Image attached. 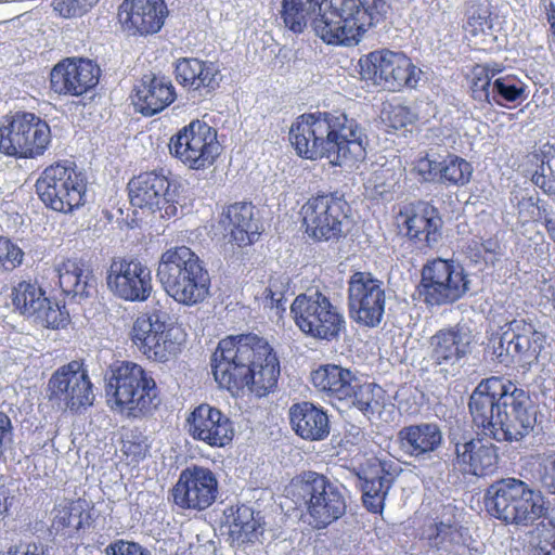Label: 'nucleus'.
Wrapping results in <instances>:
<instances>
[{"mask_svg": "<svg viewBox=\"0 0 555 555\" xmlns=\"http://www.w3.org/2000/svg\"><path fill=\"white\" fill-rule=\"evenodd\" d=\"M354 475L361 482L365 508L371 513L382 514L386 496L396 479L392 463L372 457L356 468Z\"/></svg>", "mask_w": 555, "mask_h": 555, "instance_id": "nucleus-30", "label": "nucleus"}, {"mask_svg": "<svg viewBox=\"0 0 555 555\" xmlns=\"http://www.w3.org/2000/svg\"><path fill=\"white\" fill-rule=\"evenodd\" d=\"M106 555H150L139 543L117 540L105 548Z\"/></svg>", "mask_w": 555, "mask_h": 555, "instance_id": "nucleus-55", "label": "nucleus"}, {"mask_svg": "<svg viewBox=\"0 0 555 555\" xmlns=\"http://www.w3.org/2000/svg\"><path fill=\"white\" fill-rule=\"evenodd\" d=\"M108 291L127 302H145L153 293L150 268L134 257H115L105 275Z\"/></svg>", "mask_w": 555, "mask_h": 555, "instance_id": "nucleus-23", "label": "nucleus"}, {"mask_svg": "<svg viewBox=\"0 0 555 555\" xmlns=\"http://www.w3.org/2000/svg\"><path fill=\"white\" fill-rule=\"evenodd\" d=\"M383 114L385 122L396 130L405 128L414 124L417 119L416 114L409 106L400 103L388 104V106L383 109Z\"/></svg>", "mask_w": 555, "mask_h": 555, "instance_id": "nucleus-49", "label": "nucleus"}, {"mask_svg": "<svg viewBox=\"0 0 555 555\" xmlns=\"http://www.w3.org/2000/svg\"><path fill=\"white\" fill-rule=\"evenodd\" d=\"M51 531L65 541L82 542L95 533L99 513L85 498L63 499L51 511Z\"/></svg>", "mask_w": 555, "mask_h": 555, "instance_id": "nucleus-26", "label": "nucleus"}, {"mask_svg": "<svg viewBox=\"0 0 555 555\" xmlns=\"http://www.w3.org/2000/svg\"><path fill=\"white\" fill-rule=\"evenodd\" d=\"M48 399L81 413L94 402L93 385L82 361L73 360L53 372L47 387Z\"/></svg>", "mask_w": 555, "mask_h": 555, "instance_id": "nucleus-21", "label": "nucleus"}, {"mask_svg": "<svg viewBox=\"0 0 555 555\" xmlns=\"http://www.w3.org/2000/svg\"><path fill=\"white\" fill-rule=\"evenodd\" d=\"M288 420L292 430L305 441H322L330 436V416L320 404L310 401L296 402L288 410Z\"/></svg>", "mask_w": 555, "mask_h": 555, "instance_id": "nucleus-35", "label": "nucleus"}, {"mask_svg": "<svg viewBox=\"0 0 555 555\" xmlns=\"http://www.w3.org/2000/svg\"><path fill=\"white\" fill-rule=\"evenodd\" d=\"M98 64L83 57H65L57 62L49 76L50 90L59 96H82L100 80Z\"/></svg>", "mask_w": 555, "mask_h": 555, "instance_id": "nucleus-28", "label": "nucleus"}, {"mask_svg": "<svg viewBox=\"0 0 555 555\" xmlns=\"http://www.w3.org/2000/svg\"><path fill=\"white\" fill-rule=\"evenodd\" d=\"M337 15V46L358 44L365 33L383 22L388 13L386 0H334Z\"/></svg>", "mask_w": 555, "mask_h": 555, "instance_id": "nucleus-20", "label": "nucleus"}, {"mask_svg": "<svg viewBox=\"0 0 555 555\" xmlns=\"http://www.w3.org/2000/svg\"><path fill=\"white\" fill-rule=\"evenodd\" d=\"M285 292L286 285L281 281L280 276L271 275L269 285L264 288L261 299L266 307L270 309L285 310Z\"/></svg>", "mask_w": 555, "mask_h": 555, "instance_id": "nucleus-51", "label": "nucleus"}, {"mask_svg": "<svg viewBox=\"0 0 555 555\" xmlns=\"http://www.w3.org/2000/svg\"><path fill=\"white\" fill-rule=\"evenodd\" d=\"M501 69H491L488 64H476L472 68L470 92L476 101L490 102V86L492 78L499 74Z\"/></svg>", "mask_w": 555, "mask_h": 555, "instance_id": "nucleus-45", "label": "nucleus"}, {"mask_svg": "<svg viewBox=\"0 0 555 555\" xmlns=\"http://www.w3.org/2000/svg\"><path fill=\"white\" fill-rule=\"evenodd\" d=\"M211 371L221 388L236 395L247 388L263 397L278 385L280 362L263 337L251 333L231 335L218 343Z\"/></svg>", "mask_w": 555, "mask_h": 555, "instance_id": "nucleus-2", "label": "nucleus"}, {"mask_svg": "<svg viewBox=\"0 0 555 555\" xmlns=\"http://www.w3.org/2000/svg\"><path fill=\"white\" fill-rule=\"evenodd\" d=\"M221 223L230 240L240 247L253 245L261 234V223L256 218L255 206L247 202L230 204L223 209Z\"/></svg>", "mask_w": 555, "mask_h": 555, "instance_id": "nucleus-36", "label": "nucleus"}, {"mask_svg": "<svg viewBox=\"0 0 555 555\" xmlns=\"http://www.w3.org/2000/svg\"><path fill=\"white\" fill-rule=\"evenodd\" d=\"M291 314L299 331L315 340L334 341L346 331L344 312L320 291L296 296Z\"/></svg>", "mask_w": 555, "mask_h": 555, "instance_id": "nucleus-13", "label": "nucleus"}, {"mask_svg": "<svg viewBox=\"0 0 555 555\" xmlns=\"http://www.w3.org/2000/svg\"><path fill=\"white\" fill-rule=\"evenodd\" d=\"M499 448L482 438H473L455 444L454 466L462 474L477 477L492 476L499 470Z\"/></svg>", "mask_w": 555, "mask_h": 555, "instance_id": "nucleus-33", "label": "nucleus"}, {"mask_svg": "<svg viewBox=\"0 0 555 555\" xmlns=\"http://www.w3.org/2000/svg\"><path fill=\"white\" fill-rule=\"evenodd\" d=\"M189 436L210 448H225L235 436L234 423L220 409L203 402L193 408L185 418Z\"/></svg>", "mask_w": 555, "mask_h": 555, "instance_id": "nucleus-27", "label": "nucleus"}, {"mask_svg": "<svg viewBox=\"0 0 555 555\" xmlns=\"http://www.w3.org/2000/svg\"><path fill=\"white\" fill-rule=\"evenodd\" d=\"M544 227H545L550 237L555 242V219L545 217Z\"/></svg>", "mask_w": 555, "mask_h": 555, "instance_id": "nucleus-58", "label": "nucleus"}, {"mask_svg": "<svg viewBox=\"0 0 555 555\" xmlns=\"http://www.w3.org/2000/svg\"><path fill=\"white\" fill-rule=\"evenodd\" d=\"M222 526L227 529L232 547L255 544L263 533V524L253 507L245 504L231 505L223 512Z\"/></svg>", "mask_w": 555, "mask_h": 555, "instance_id": "nucleus-37", "label": "nucleus"}, {"mask_svg": "<svg viewBox=\"0 0 555 555\" xmlns=\"http://www.w3.org/2000/svg\"><path fill=\"white\" fill-rule=\"evenodd\" d=\"M518 218L522 223H529L541 218V208L533 197H524L518 202Z\"/></svg>", "mask_w": 555, "mask_h": 555, "instance_id": "nucleus-56", "label": "nucleus"}, {"mask_svg": "<svg viewBox=\"0 0 555 555\" xmlns=\"http://www.w3.org/2000/svg\"><path fill=\"white\" fill-rule=\"evenodd\" d=\"M219 495L216 474L206 466L193 464L181 470L169 491V501L181 511L204 512Z\"/></svg>", "mask_w": 555, "mask_h": 555, "instance_id": "nucleus-19", "label": "nucleus"}, {"mask_svg": "<svg viewBox=\"0 0 555 555\" xmlns=\"http://www.w3.org/2000/svg\"><path fill=\"white\" fill-rule=\"evenodd\" d=\"M493 91L504 101L514 103L527 99V87L521 81H515L512 77H501L494 80Z\"/></svg>", "mask_w": 555, "mask_h": 555, "instance_id": "nucleus-47", "label": "nucleus"}, {"mask_svg": "<svg viewBox=\"0 0 555 555\" xmlns=\"http://www.w3.org/2000/svg\"><path fill=\"white\" fill-rule=\"evenodd\" d=\"M395 221L398 233L423 253L434 249L442 240V217L429 202L416 201L402 205Z\"/></svg>", "mask_w": 555, "mask_h": 555, "instance_id": "nucleus-18", "label": "nucleus"}, {"mask_svg": "<svg viewBox=\"0 0 555 555\" xmlns=\"http://www.w3.org/2000/svg\"><path fill=\"white\" fill-rule=\"evenodd\" d=\"M487 509L507 524L528 525L545 516L547 507L541 491L517 478L493 482L486 494Z\"/></svg>", "mask_w": 555, "mask_h": 555, "instance_id": "nucleus-8", "label": "nucleus"}, {"mask_svg": "<svg viewBox=\"0 0 555 555\" xmlns=\"http://www.w3.org/2000/svg\"><path fill=\"white\" fill-rule=\"evenodd\" d=\"M491 12L485 5H472L466 11V22L463 25L464 31L470 37H477L491 28Z\"/></svg>", "mask_w": 555, "mask_h": 555, "instance_id": "nucleus-46", "label": "nucleus"}, {"mask_svg": "<svg viewBox=\"0 0 555 555\" xmlns=\"http://www.w3.org/2000/svg\"><path fill=\"white\" fill-rule=\"evenodd\" d=\"M168 15L169 10L165 0H122L117 9L120 30L135 38L158 34Z\"/></svg>", "mask_w": 555, "mask_h": 555, "instance_id": "nucleus-29", "label": "nucleus"}, {"mask_svg": "<svg viewBox=\"0 0 555 555\" xmlns=\"http://www.w3.org/2000/svg\"><path fill=\"white\" fill-rule=\"evenodd\" d=\"M129 338L142 356L158 363L176 358L182 346L179 328L151 313H143L134 319Z\"/></svg>", "mask_w": 555, "mask_h": 555, "instance_id": "nucleus-16", "label": "nucleus"}, {"mask_svg": "<svg viewBox=\"0 0 555 555\" xmlns=\"http://www.w3.org/2000/svg\"><path fill=\"white\" fill-rule=\"evenodd\" d=\"M289 141L304 159H327L333 167L363 160L367 137L358 121L340 111L317 112L297 117Z\"/></svg>", "mask_w": 555, "mask_h": 555, "instance_id": "nucleus-3", "label": "nucleus"}, {"mask_svg": "<svg viewBox=\"0 0 555 555\" xmlns=\"http://www.w3.org/2000/svg\"><path fill=\"white\" fill-rule=\"evenodd\" d=\"M180 184L170 179L163 168L144 171L134 176L128 183L130 202L139 208L165 211V216L177 214V197Z\"/></svg>", "mask_w": 555, "mask_h": 555, "instance_id": "nucleus-25", "label": "nucleus"}, {"mask_svg": "<svg viewBox=\"0 0 555 555\" xmlns=\"http://www.w3.org/2000/svg\"><path fill=\"white\" fill-rule=\"evenodd\" d=\"M106 396L113 411L130 418L147 416L160 403L156 380L142 365L132 361H120L112 366Z\"/></svg>", "mask_w": 555, "mask_h": 555, "instance_id": "nucleus-5", "label": "nucleus"}, {"mask_svg": "<svg viewBox=\"0 0 555 555\" xmlns=\"http://www.w3.org/2000/svg\"><path fill=\"white\" fill-rule=\"evenodd\" d=\"M173 76L184 90L201 96L215 93L222 81L219 65L198 57L177 59L173 64Z\"/></svg>", "mask_w": 555, "mask_h": 555, "instance_id": "nucleus-31", "label": "nucleus"}, {"mask_svg": "<svg viewBox=\"0 0 555 555\" xmlns=\"http://www.w3.org/2000/svg\"><path fill=\"white\" fill-rule=\"evenodd\" d=\"M470 331L455 324L438 330L428 339V358L435 366H453L470 353Z\"/></svg>", "mask_w": 555, "mask_h": 555, "instance_id": "nucleus-32", "label": "nucleus"}, {"mask_svg": "<svg viewBox=\"0 0 555 555\" xmlns=\"http://www.w3.org/2000/svg\"><path fill=\"white\" fill-rule=\"evenodd\" d=\"M156 275L166 294L179 305L197 306L210 295V274L198 255L185 245L162 254Z\"/></svg>", "mask_w": 555, "mask_h": 555, "instance_id": "nucleus-4", "label": "nucleus"}, {"mask_svg": "<svg viewBox=\"0 0 555 555\" xmlns=\"http://www.w3.org/2000/svg\"><path fill=\"white\" fill-rule=\"evenodd\" d=\"M528 157L531 163H541L540 170H537L531 177L533 184L545 194L555 196V150L542 156L534 152Z\"/></svg>", "mask_w": 555, "mask_h": 555, "instance_id": "nucleus-43", "label": "nucleus"}, {"mask_svg": "<svg viewBox=\"0 0 555 555\" xmlns=\"http://www.w3.org/2000/svg\"><path fill=\"white\" fill-rule=\"evenodd\" d=\"M59 285L63 293L89 297L95 289L96 280L90 264L82 258H65L56 267Z\"/></svg>", "mask_w": 555, "mask_h": 555, "instance_id": "nucleus-39", "label": "nucleus"}, {"mask_svg": "<svg viewBox=\"0 0 555 555\" xmlns=\"http://www.w3.org/2000/svg\"><path fill=\"white\" fill-rule=\"evenodd\" d=\"M468 410L478 433L498 442H517L537 423L528 391L502 376L481 379L473 390Z\"/></svg>", "mask_w": 555, "mask_h": 555, "instance_id": "nucleus-1", "label": "nucleus"}, {"mask_svg": "<svg viewBox=\"0 0 555 555\" xmlns=\"http://www.w3.org/2000/svg\"><path fill=\"white\" fill-rule=\"evenodd\" d=\"M334 0H282L280 18L286 29L302 34L312 15L315 35L326 44L337 46V15Z\"/></svg>", "mask_w": 555, "mask_h": 555, "instance_id": "nucleus-17", "label": "nucleus"}, {"mask_svg": "<svg viewBox=\"0 0 555 555\" xmlns=\"http://www.w3.org/2000/svg\"><path fill=\"white\" fill-rule=\"evenodd\" d=\"M308 524L315 530L327 528L341 518L347 508L346 498L340 488L331 479L317 472H305L298 482Z\"/></svg>", "mask_w": 555, "mask_h": 555, "instance_id": "nucleus-15", "label": "nucleus"}, {"mask_svg": "<svg viewBox=\"0 0 555 555\" xmlns=\"http://www.w3.org/2000/svg\"><path fill=\"white\" fill-rule=\"evenodd\" d=\"M35 192L47 209L72 215L87 203L88 179L74 162L60 159L40 172Z\"/></svg>", "mask_w": 555, "mask_h": 555, "instance_id": "nucleus-6", "label": "nucleus"}, {"mask_svg": "<svg viewBox=\"0 0 555 555\" xmlns=\"http://www.w3.org/2000/svg\"><path fill=\"white\" fill-rule=\"evenodd\" d=\"M100 0H53V10L62 17H80L91 11Z\"/></svg>", "mask_w": 555, "mask_h": 555, "instance_id": "nucleus-50", "label": "nucleus"}, {"mask_svg": "<svg viewBox=\"0 0 555 555\" xmlns=\"http://www.w3.org/2000/svg\"><path fill=\"white\" fill-rule=\"evenodd\" d=\"M50 143V126L34 113L20 111L0 120V154L4 156L37 158L46 153Z\"/></svg>", "mask_w": 555, "mask_h": 555, "instance_id": "nucleus-11", "label": "nucleus"}, {"mask_svg": "<svg viewBox=\"0 0 555 555\" xmlns=\"http://www.w3.org/2000/svg\"><path fill=\"white\" fill-rule=\"evenodd\" d=\"M300 224L314 243L337 242L346 234L351 207L343 194L319 191L300 207Z\"/></svg>", "mask_w": 555, "mask_h": 555, "instance_id": "nucleus-9", "label": "nucleus"}, {"mask_svg": "<svg viewBox=\"0 0 555 555\" xmlns=\"http://www.w3.org/2000/svg\"><path fill=\"white\" fill-rule=\"evenodd\" d=\"M415 539L428 552L460 555L468 546L470 538L453 513L442 511L428 514L422 519L416 528Z\"/></svg>", "mask_w": 555, "mask_h": 555, "instance_id": "nucleus-22", "label": "nucleus"}, {"mask_svg": "<svg viewBox=\"0 0 555 555\" xmlns=\"http://www.w3.org/2000/svg\"><path fill=\"white\" fill-rule=\"evenodd\" d=\"M23 249L11 238L0 235V272H11L24 260Z\"/></svg>", "mask_w": 555, "mask_h": 555, "instance_id": "nucleus-48", "label": "nucleus"}, {"mask_svg": "<svg viewBox=\"0 0 555 555\" xmlns=\"http://www.w3.org/2000/svg\"><path fill=\"white\" fill-rule=\"evenodd\" d=\"M548 293H550V300L552 301V305L555 309V279L553 280L552 284L548 286Z\"/></svg>", "mask_w": 555, "mask_h": 555, "instance_id": "nucleus-59", "label": "nucleus"}, {"mask_svg": "<svg viewBox=\"0 0 555 555\" xmlns=\"http://www.w3.org/2000/svg\"><path fill=\"white\" fill-rule=\"evenodd\" d=\"M442 434L436 424H415L401 428L398 433V443L404 454L412 457H423L439 448Z\"/></svg>", "mask_w": 555, "mask_h": 555, "instance_id": "nucleus-40", "label": "nucleus"}, {"mask_svg": "<svg viewBox=\"0 0 555 555\" xmlns=\"http://www.w3.org/2000/svg\"><path fill=\"white\" fill-rule=\"evenodd\" d=\"M177 99L176 88L166 76L145 74L134 86L132 103L135 111L145 117H152Z\"/></svg>", "mask_w": 555, "mask_h": 555, "instance_id": "nucleus-34", "label": "nucleus"}, {"mask_svg": "<svg viewBox=\"0 0 555 555\" xmlns=\"http://www.w3.org/2000/svg\"><path fill=\"white\" fill-rule=\"evenodd\" d=\"M47 328L61 330L70 323V314L65 302H59L46 297L38 313L35 314Z\"/></svg>", "mask_w": 555, "mask_h": 555, "instance_id": "nucleus-44", "label": "nucleus"}, {"mask_svg": "<svg viewBox=\"0 0 555 555\" xmlns=\"http://www.w3.org/2000/svg\"><path fill=\"white\" fill-rule=\"evenodd\" d=\"M386 292L383 281L370 272L357 271L348 281V311L360 325L376 327L383 320Z\"/></svg>", "mask_w": 555, "mask_h": 555, "instance_id": "nucleus-24", "label": "nucleus"}, {"mask_svg": "<svg viewBox=\"0 0 555 555\" xmlns=\"http://www.w3.org/2000/svg\"><path fill=\"white\" fill-rule=\"evenodd\" d=\"M539 480L542 487L555 495V452L545 455L539 464Z\"/></svg>", "mask_w": 555, "mask_h": 555, "instance_id": "nucleus-53", "label": "nucleus"}, {"mask_svg": "<svg viewBox=\"0 0 555 555\" xmlns=\"http://www.w3.org/2000/svg\"><path fill=\"white\" fill-rule=\"evenodd\" d=\"M314 389L322 396L366 413L379 404L382 388L357 372L338 364H321L310 374Z\"/></svg>", "mask_w": 555, "mask_h": 555, "instance_id": "nucleus-7", "label": "nucleus"}, {"mask_svg": "<svg viewBox=\"0 0 555 555\" xmlns=\"http://www.w3.org/2000/svg\"><path fill=\"white\" fill-rule=\"evenodd\" d=\"M168 150L189 170L206 171L217 163L223 147L218 129L195 118L171 135Z\"/></svg>", "mask_w": 555, "mask_h": 555, "instance_id": "nucleus-12", "label": "nucleus"}, {"mask_svg": "<svg viewBox=\"0 0 555 555\" xmlns=\"http://www.w3.org/2000/svg\"><path fill=\"white\" fill-rule=\"evenodd\" d=\"M121 451L129 464H139L146 456L147 446L142 440L127 439L122 441Z\"/></svg>", "mask_w": 555, "mask_h": 555, "instance_id": "nucleus-54", "label": "nucleus"}, {"mask_svg": "<svg viewBox=\"0 0 555 555\" xmlns=\"http://www.w3.org/2000/svg\"><path fill=\"white\" fill-rule=\"evenodd\" d=\"M473 175V167L466 159L448 154L440 162L438 182L444 185H465Z\"/></svg>", "mask_w": 555, "mask_h": 555, "instance_id": "nucleus-42", "label": "nucleus"}, {"mask_svg": "<svg viewBox=\"0 0 555 555\" xmlns=\"http://www.w3.org/2000/svg\"><path fill=\"white\" fill-rule=\"evenodd\" d=\"M440 162L429 158L426 154L413 163V172L425 182H438Z\"/></svg>", "mask_w": 555, "mask_h": 555, "instance_id": "nucleus-52", "label": "nucleus"}, {"mask_svg": "<svg viewBox=\"0 0 555 555\" xmlns=\"http://www.w3.org/2000/svg\"><path fill=\"white\" fill-rule=\"evenodd\" d=\"M469 289V279L462 264L454 259H428L421 269L416 286L420 299L427 307L452 305Z\"/></svg>", "mask_w": 555, "mask_h": 555, "instance_id": "nucleus-14", "label": "nucleus"}, {"mask_svg": "<svg viewBox=\"0 0 555 555\" xmlns=\"http://www.w3.org/2000/svg\"><path fill=\"white\" fill-rule=\"evenodd\" d=\"M12 422L11 418L2 411H0V453L7 440H11L12 436Z\"/></svg>", "mask_w": 555, "mask_h": 555, "instance_id": "nucleus-57", "label": "nucleus"}, {"mask_svg": "<svg viewBox=\"0 0 555 555\" xmlns=\"http://www.w3.org/2000/svg\"><path fill=\"white\" fill-rule=\"evenodd\" d=\"M11 300L21 314L35 317L46 300V293L37 283L21 281L12 287Z\"/></svg>", "mask_w": 555, "mask_h": 555, "instance_id": "nucleus-41", "label": "nucleus"}, {"mask_svg": "<svg viewBox=\"0 0 555 555\" xmlns=\"http://www.w3.org/2000/svg\"><path fill=\"white\" fill-rule=\"evenodd\" d=\"M506 326L501 335V345L507 344V352L520 359L537 358L543 348L544 335L524 319H515Z\"/></svg>", "mask_w": 555, "mask_h": 555, "instance_id": "nucleus-38", "label": "nucleus"}, {"mask_svg": "<svg viewBox=\"0 0 555 555\" xmlns=\"http://www.w3.org/2000/svg\"><path fill=\"white\" fill-rule=\"evenodd\" d=\"M357 68L363 81L390 92L415 89L422 73L408 54L389 48L362 55Z\"/></svg>", "mask_w": 555, "mask_h": 555, "instance_id": "nucleus-10", "label": "nucleus"}]
</instances>
